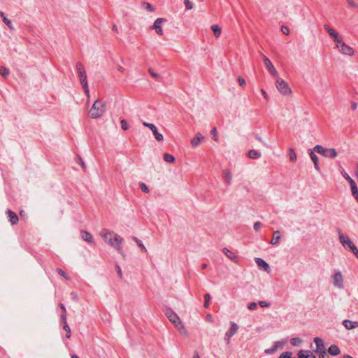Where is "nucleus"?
Listing matches in <instances>:
<instances>
[{"label":"nucleus","mask_w":358,"mask_h":358,"mask_svg":"<svg viewBox=\"0 0 358 358\" xmlns=\"http://www.w3.org/2000/svg\"><path fill=\"white\" fill-rule=\"evenodd\" d=\"M100 234L106 242H107L110 246L115 248L119 253L121 254L123 258H125V253L120 247V244L123 242L124 239L120 236L113 231H110L106 229H103Z\"/></svg>","instance_id":"1"},{"label":"nucleus","mask_w":358,"mask_h":358,"mask_svg":"<svg viewBox=\"0 0 358 358\" xmlns=\"http://www.w3.org/2000/svg\"><path fill=\"white\" fill-rule=\"evenodd\" d=\"M106 111V103L104 101L97 99L91 107L89 113L92 118L97 119L101 117Z\"/></svg>","instance_id":"2"},{"label":"nucleus","mask_w":358,"mask_h":358,"mask_svg":"<svg viewBox=\"0 0 358 358\" xmlns=\"http://www.w3.org/2000/svg\"><path fill=\"white\" fill-rule=\"evenodd\" d=\"M76 70L80 78V84L84 90V92L87 96V98H90V90L88 87L87 80V75L86 71L84 68L83 64L80 62H78L76 64Z\"/></svg>","instance_id":"3"},{"label":"nucleus","mask_w":358,"mask_h":358,"mask_svg":"<svg viewBox=\"0 0 358 358\" xmlns=\"http://www.w3.org/2000/svg\"><path fill=\"white\" fill-rule=\"evenodd\" d=\"M165 315L169 320L175 324L176 327L179 330L181 334L186 335L187 330L184 325L182 324L178 315L171 308H166Z\"/></svg>","instance_id":"4"},{"label":"nucleus","mask_w":358,"mask_h":358,"mask_svg":"<svg viewBox=\"0 0 358 358\" xmlns=\"http://www.w3.org/2000/svg\"><path fill=\"white\" fill-rule=\"evenodd\" d=\"M314 151L325 157L334 159L337 156V152L334 148H324L320 145H317L313 148Z\"/></svg>","instance_id":"5"},{"label":"nucleus","mask_w":358,"mask_h":358,"mask_svg":"<svg viewBox=\"0 0 358 358\" xmlns=\"http://www.w3.org/2000/svg\"><path fill=\"white\" fill-rule=\"evenodd\" d=\"M276 87L279 92L283 95H287L292 92L288 83L280 78L276 80Z\"/></svg>","instance_id":"6"},{"label":"nucleus","mask_w":358,"mask_h":358,"mask_svg":"<svg viewBox=\"0 0 358 358\" xmlns=\"http://www.w3.org/2000/svg\"><path fill=\"white\" fill-rule=\"evenodd\" d=\"M314 342L316 345L315 352L319 353V358L327 357V353L322 339L319 337H316L314 338Z\"/></svg>","instance_id":"7"},{"label":"nucleus","mask_w":358,"mask_h":358,"mask_svg":"<svg viewBox=\"0 0 358 358\" xmlns=\"http://www.w3.org/2000/svg\"><path fill=\"white\" fill-rule=\"evenodd\" d=\"M338 238L341 243L343 245V246L345 248H350L351 250L354 247H355V245L352 243V241L349 238L348 236H344L343 233L341 232V229H338Z\"/></svg>","instance_id":"8"},{"label":"nucleus","mask_w":358,"mask_h":358,"mask_svg":"<svg viewBox=\"0 0 358 358\" xmlns=\"http://www.w3.org/2000/svg\"><path fill=\"white\" fill-rule=\"evenodd\" d=\"M324 28L331 37V38L334 40V42L336 43V47L339 48V44L340 43H341V38L338 37V33L327 24L324 25Z\"/></svg>","instance_id":"9"},{"label":"nucleus","mask_w":358,"mask_h":358,"mask_svg":"<svg viewBox=\"0 0 358 358\" xmlns=\"http://www.w3.org/2000/svg\"><path fill=\"white\" fill-rule=\"evenodd\" d=\"M143 126L149 128L151 130V132H152L153 135L155 136V138L157 141H162L164 139L163 135L158 132L157 128L156 126L152 123H147L144 122L143 123Z\"/></svg>","instance_id":"10"},{"label":"nucleus","mask_w":358,"mask_h":358,"mask_svg":"<svg viewBox=\"0 0 358 358\" xmlns=\"http://www.w3.org/2000/svg\"><path fill=\"white\" fill-rule=\"evenodd\" d=\"M333 284L338 289H343L344 287L343 277L341 271H337L334 273L333 276Z\"/></svg>","instance_id":"11"},{"label":"nucleus","mask_w":358,"mask_h":358,"mask_svg":"<svg viewBox=\"0 0 358 358\" xmlns=\"http://www.w3.org/2000/svg\"><path fill=\"white\" fill-rule=\"evenodd\" d=\"M262 59L267 70L271 73V75L274 77L277 76L278 72L270 59L264 55H262Z\"/></svg>","instance_id":"12"},{"label":"nucleus","mask_w":358,"mask_h":358,"mask_svg":"<svg viewBox=\"0 0 358 358\" xmlns=\"http://www.w3.org/2000/svg\"><path fill=\"white\" fill-rule=\"evenodd\" d=\"M165 21H166L165 18L156 19L155 21L154 22L153 25L150 27V29H155L156 33L158 35L162 36L163 34L162 24Z\"/></svg>","instance_id":"13"},{"label":"nucleus","mask_w":358,"mask_h":358,"mask_svg":"<svg viewBox=\"0 0 358 358\" xmlns=\"http://www.w3.org/2000/svg\"><path fill=\"white\" fill-rule=\"evenodd\" d=\"M340 50V52L343 54L348 56H352L355 54V52L353 49L348 45L346 43L343 42L341 40V43L339 44V48H338Z\"/></svg>","instance_id":"14"},{"label":"nucleus","mask_w":358,"mask_h":358,"mask_svg":"<svg viewBox=\"0 0 358 358\" xmlns=\"http://www.w3.org/2000/svg\"><path fill=\"white\" fill-rule=\"evenodd\" d=\"M255 262L259 268L264 270V271L268 272L270 271L269 264L265 262L263 259L257 257L255 258Z\"/></svg>","instance_id":"15"},{"label":"nucleus","mask_w":358,"mask_h":358,"mask_svg":"<svg viewBox=\"0 0 358 358\" xmlns=\"http://www.w3.org/2000/svg\"><path fill=\"white\" fill-rule=\"evenodd\" d=\"M6 214L12 225H15L18 222L19 218L15 213L8 209Z\"/></svg>","instance_id":"16"},{"label":"nucleus","mask_w":358,"mask_h":358,"mask_svg":"<svg viewBox=\"0 0 358 358\" xmlns=\"http://www.w3.org/2000/svg\"><path fill=\"white\" fill-rule=\"evenodd\" d=\"M343 325L348 330H351L358 327V322H353L350 320H344L343 321Z\"/></svg>","instance_id":"17"},{"label":"nucleus","mask_w":358,"mask_h":358,"mask_svg":"<svg viewBox=\"0 0 358 358\" xmlns=\"http://www.w3.org/2000/svg\"><path fill=\"white\" fill-rule=\"evenodd\" d=\"M280 231L279 230H276L273 234V237L270 241V243L273 245H278L280 243Z\"/></svg>","instance_id":"18"},{"label":"nucleus","mask_w":358,"mask_h":358,"mask_svg":"<svg viewBox=\"0 0 358 358\" xmlns=\"http://www.w3.org/2000/svg\"><path fill=\"white\" fill-rule=\"evenodd\" d=\"M222 177L226 185H229L231 182L232 176L229 169H224L222 171Z\"/></svg>","instance_id":"19"},{"label":"nucleus","mask_w":358,"mask_h":358,"mask_svg":"<svg viewBox=\"0 0 358 358\" xmlns=\"http://www.w3.org/2000/svg\"><path fill=\"white\" fill-rule=\"evenodd\" d=\"M223 252L229 259L232 260L234 262H238V257L232 251H231L227 248H224L223 249Z\"/></svg>","instance_id":"20"},{"label":"nucleus","mask_w":358,"mask_h":358,"mask_svg":"<svg viewBox=\"0 0 358 358\" xmlns=\"http://www.w3.org/2000/svg\"><path fill=\"white\" fill-rule=\"evenodd\" d=\"M203 138L204 137L200 133H197L191 141L192 145L193 147L198 146Z\"/></svg>","instance_id":"21"},{"label":"nucleus","mask_w":358,"mask_h":358,"mask_svg":"<svg viewBox=\"0 0 358 358\" xmlns=\"http://www.w3.org/2000/svg\"><path fill=\"white\" fill-rule=\"evenodd\" d=\"M298 357L299 358H316V357L313 355L310 351L303 350L298 352Z\"/></svg>","instance_id":"22"},{"label":"nucleus","mask_w":358,"mask_h":358,"mask_svg":"<svg viewBox=\"0 0 358 358\" xmlns=\"http://www.w3.org/2000/svg\"><path fill=\"white\" fill-rule=\"evenodd\" d=\"M81 237L85 241L89 243H93V237L92 234L87 231H81Z\"/></svg>","instance_id":"23"},{"label":"nucleus","mask_w":358,"mask_h":358,"mask_svg":"<svg viewBox=\"0 0 358 358\" xmlns=\"http://www.w3.org/2000/svg\"><path fill=\"white\" fill-rule=\"evenodd\" d=\"M310 152H309V155H310V159H312V161L314 163V166H315V169L317 171L320 170V166H319V164H318V157L314 153V150H309Z\"/></svg>","instance_id":"24"},{"label":"nucleus","mask_w":358,"mask_h":358,"mask_svg":"<svg viewBox=\"0 0 358 358\" xmlns=\"http://www.w3.org/2000/svg\"><path fill=\"white\" fill-rule=\"evenodd\" d=\"M0 16L2 18L3 22L8 27L10 30H13L14 27L11 21L8 19L3 11H0Z\"/></svg>","instance_id":"25"},{"label":"nucleus","mask_w":358,"mask_h":358,"mask_svg":"<svg viewBox=\"0 0 358 358\" xmlns=\"http://www.w3.org/2000/svg\"><path fill=\"white\" fill-rule=\"evenodd\" d=\"M328 352L331 355L336 356L340 354L341 350L336 345H331L329 349Z\"/></svg>","instance_id":"26"},{"label":"nucleus","mask_w":358,"mask_h":358,"mask_svg":"<svg viewBox=\"0 0 358 358\" xmlns=\"http://www.w3.org/2000/svg\"><path fill=\"white\" fill-rule=\"evenodd\" d=\"M248 157L250 159H257L261 157L262 155L261 153L256 150H250L248 153Z\"/></svg>","instance_id":"27"},{"label":"nucleus","mask_w":358,"mask_h":358,"mask_svg":"<svg viewBox=\"0 0 358 358\" xmlns=\"http://www.w3.org/2000/svg\"><path fill=\"white\" fill-rule=\"evenodd\" d=\"M350 185L351 188L352 194L354 196L356 200L358 201V188L355 182H351Z\"/></svg>","instance_id":"28"},{"label":"nucleus","mask_w":358,"mask_h":358,"mask_svg":"<svg viewBox=\"0 0 358 358\" xmlns=\"http://www.w3.org/2000/svg\"><path fill=\"white\" fill-rule=\"evenodd\" d=\"M211 29L216 38L219 37L221 34V28L217 24H213L211 27Z\"/></svg>","instance_id":"29"},{"label":"nucleus","mask_w":358,"mask_h":358,"mask_svg":"<svg viewBox=\"0 0 358 358\" xmlns=\"http://www.w3.org/2000/svg\"><path fill=\"white\" fill-rule=\"evenodd\" d=\"M279 343L278 341L275 342L272 348L265 350V353L268 355L273 354L278 348Z\"/></svg>","instance_id":"30"},{"label":"nucleus","mask_w":358,"mask_h":358,"mask_svg":"<svg viewBox=\"0 0 358 358\" xmlns=\"http://www.w3.org/2000/svg\"><path fill=\"white\" fill-rule=\"evenodd\" d=\"M230 324H231V327L227 331L229 332V334L234 335L236 334V332L238 331V326L234 322H231Z\"/></svg>","instance_id":"31"},{"label":"nucleus","mask_w":358,"mask_h":358,"mask_svg":"<svg viewBox=\"0 0 358 358\" xmlns=\"http://www.w3.org/2000/svg\"><path fill=\"white\" fill-rule=\"evenodd\" d=\"M141 6L151 13L154 12L155 10V8L150 3L145 1L141 2Z\"/></svg>","instance_id":"32"},{"label":"nucleus","mask_w":358,"mask_h":358,"mask_svg":"<svg viewBox=\"0 0 358 358\" xmlns=\"http://www.w3.org/2000/svg\"><path fill=\"white\" fill-rule=\"evenodd\" d=\"M164 160L167 163H173L175 161V157L170 154H164Z\"/></svg>","instance_id":"33"},{"label":"nucleus","mask_w":358,"mask_h":358,"mask_svg":"<svg viewBox=\"0 0 358 358\" xmlns=\"http://www.w3.org/2000/svg\"><path fill=\"white\" fill-rule=\"evenodd\" d=\"M10 73V70L8 69V68H6V67H1L0 68V74L1 75V76L4 78H7L8 76L9 75Z\"/></svg>","instance_id":"34"},{"label":"nucleus","mask_w":358,"mask_h":358,"mask_svg":"<svg viewBox=\"0 0 358 358\" xmlns=\"http://www.w3.org/2000/svg\"><path fill=\"white\" fill-rule=\"evenodd\" d=\"M302 343V340L300 338L296 337L290 340V343L293 346H299Z\"/></svg>","instance_id":"35"},{"label":"nucleus","mask_w":358,"mask_h":358,"mask_svg":"<svg viewBox=\"0 0 358 358\" xmlns=\"http://www.w3.org/2000/svg\"><path fill=\"white\" fill-rule=\"evenodd\" d=\"M148 72H149L150 75L152 78H154L155 79H156L157 80H161L162 76H161L159 74H158V73H155V72L154 71V70H153L152 68H150V69H148Z\"/></svg>","instance_id":"36"},{"label":"nucleus","mask_w":358,"mask_h":358,"mask_svg":"<svg viewBox=\"0 0 358 358\" xmlns=\"http://www.w3.org/2000/svg\"><path fill=\"white\" fill-rule=\"evenodd\" d=\"M132 239L136 243V244L138 245L139 248H141L143 251L146 252V248L143 244L142 241L139 240L138 238L133 236Z\"/></svg>","instance_id":"37"},{"label":"nucleus","mask_w":358,"mask_h":358,"mask_svg":"<svg viewBox=\"0 0 358 358\" xmlns=\"http://www.w3.org/2000/svg\"><path fill=\"white\" fill-rule=\"evenodd\" d=\"M63 329L66 332V337L67 338H71V331L70 327L68 325L67 322H65V324L63 325Z\"/></svg>","instance_id":"38"},{"label":"nucleus","mask_w":358,"mask_h":358,"mask_svg":"<svg viewBox=\"0 0 358 358\" xmlns=\"http://www.w3.org/2000/svg\"><path fill=\"white\" fill-rule=\"evenodd\" d=\"M289 159L292 162L296 161V155L295 154L293 148H289Z\"/></svg>","instance_id":"39"},{"label":"nucleus","mask_w":358,"mask_h":358,"mask_svg":"<svg viewBox=\"0 0 358 358\" xmlns=\"http://www.w3.org/2000/svg\"><path fill=\"white\" fill-rule=\"evenodd\" d=\"M341 174L343 178L349 182L350 184L355 182V180L345 171H342Z\"/></svg>","instance_id":"40"},{"label":"nucleus","mask_w":358,"mask_h":358,"mask_svg":"<svg viewBox=\"0 0 358 358\" xmlns=\"http://www.w3.org/2000/svg\"><path fill=\"white\" fill-rule=\"evenodd\" d=\"M204 299H205L204 307L205 308H208V306H209V301L210 299V294H206L204 295Z\"/></svg>","instance_id":"41"},{"label":"nucleus","mask_w":358,"mask_h":358,"mask_svg":"<svg viewBox=\"0 0 358 358\" xmlns=\"http://www.w3.org/2000/svg\"><path fill=\"white\" fill-rule=\"evenodd\" d=\"M184 4L187 10H191L193 8V3L189 0H184Z\"/></svg>","instance_id":"42"},{"label":"nucleus","mask_w":358,"mask_h":358,"mask_svg":"<svg viewBox=\"0 0 358 358\" xmlns=\"http://www.w3.org/2000/svg\"><path fill=\"white\" fill-rule=\"evenodd\" d=\"M121 127L123 130L126 131L129 129V125L127 122L125 120H122L120 121Z\"/></svg>","instance_id":"43"},{"label":"nucleus","mask_w":358,"mask_h":358,"mask_svg":"<svg viewBox=\"0 0 358 358\" xmlns=\"http://www.w3.org/2000/svg\"><path fill=\"white\" fill-rule=\"evenodd\" d=\"M258 304L262 307V308H268L271 306V303L266 301H259L258 302Z\"/></svg>","instance_id":"44"},{"label":"nucleus","mask_w":358,"mask_h":358,"mask_svg":"<svg viewBox=\"0 0 358 358\" xmlns=\"http://www.w3.org/2000/svg\"><path fill=\"white\" fill-rule=\"evenodd\" d=\"M257 308V303L255 302L249 303L248 305V308L250 310H256Z\"/></svg>","instance_id":"45"},{"label":"nucleus","mask_w":358,"mask_h":358,"mask_svg":"<svg viewBox=\"0 0 358 358\" xmlns=\"http://www.w3.org/2000/svg\"><path fill=\"white\" fill-rule=\"evenodd\" d=\"M292 353L291 352H285L281 354L278 358H291Z\"/></svg>","instance_id":"46"},{"label":"nucleus","mask_w":358,"mask_h":358,"mask_svg":"<svg viewBox=\"0 0 358 358\" xmlns=\"http://www.w3.org/2000/svg\"><path fill=\"white\" fill-rule=\"evenodd\" d=\"M56 271L58 273V274L65 278L66 279H69L68 275L62 269L57 268Z\"/></svg>","instance_id":"47"},{"label":"nucleus","mask_w":358,"mask_h":358,"mask_svg":"<svg viewBox=\"0 0 358 358\" xmlns=\"http://www.w3.org/2000/svg\"><path fill=\"white\" fill-rule=\"evenodd\" d=\"M140 187L143 192H145V193L149 192V188L144 182L140 183Z\"/></svg>","instance_id":"48"},{"label":"nucleus","mask_w":358,"mask_h":358,"mask_svg":"<svg viewBox=\"0 0 358 358\" xmlns=\"http://www.w3.org/2000/svg\"><path fill=\"white\" fill-rule=\"evenodd\" d=\"M211 134L213 136L214 141H218L217 131L215 127L211 130Z\"/></svg>","instance_id":"49"},{"label":"nucleus","mask_w":358,"mask_h":358,"mask_svg":"<svg viewBox=\"0 0 358 358\" xmlns=\"http://www.w3.org/2000/svg\"><path fill=\"white\" fill-rule=\"evenodd\" d=\"M262 222H260L259 221L255 222V224H254V229H255V231H259L260 228H261V227H262Z\"/></svg>","instance_id":"50"},{"label":"nucleus","mask_w":358,"mask_h":358,"mask_svg":"<svg viewBox=\"0 0 358 358\" xmlns=\"http://www.w3.org/2000/svg\"><path fill=\"white\" fill-rule=\"evenodd\" d=\"M238 82L239 85L242 87H245L246 85V82H245V79L241 76H239L238 78Z\"/></svg>","instance_id":"51"},{"label":"nucleus","mask_w":358,"mask_h":358,"mask_svg":"<svg viewBox=\"0 0 358 358\" xmlns=\"http://www.w3.org/2000/svg\"><path fill=\"white\" fill-rule=\"evenodd\" d=\"M281 31H282V33L285 35H288L289 33V28L287 27V26H285V25H282L281 27Z\"/></svg>","instance_id":"52"},{"label":"nucleus","mask_w":358,"mask_h":358,"mask_svg":"<svg viewBox=\"0 0 358 358\" xmlns=\"http://www.w3.org/2000/svg\"><path fill=\"white\" fill-rule=\"evenodd\" d=\"M115 268H116V271H117L118 276L120 278H122V270H121L120 266L117 264V265H115Z\"/></svg>","instance_id":"53"},{"label":"nucleus","mask_w":358,"mask_h":358,"mask_svg":"<svg viewBox=\"0 0 358 358\" xmlns=\"http://www.w3.org/2000/svg\"><path fill=\"white\" fill-rule=\"evenodd\" d=\"M60 320H61V322L64 324H65V322H66V313H63L61 315V317H60Z\"/></svg>","instance_id":"54"},{"label":"nucleus","mask_w":358,"mask_h":358,"mask_svg":"<svg viewBox=\"0 0 358 358\" xmlns=\"http://www.w3.org/2000/svg\"><path fill=\"white\" fill-rule=\"evenodd\" d=\"M78 160H79V163L80 164V165H81V166H82V168H83V170L84 171H85V170H86V166H85V163H84L83 160V159H82V158H81V157H78Z\"/></svg>","instance_id":"55"},{"label":"nucleus","mask_w":358,"mask_h":358,"mask_svg":"<svg viewBox=\"0 0 358 358\" xmlns=\"http://www.w3.org/2000/svg\"><path fill=\"white\" fill-rule=\"evenodd\" d=\"M261 92H262V95L264 96V97L265 98V99L268 101V94H267L266 92L264 89H262Z\"/></svg>","instance_id":"56"},{"label":"nucleus","mask_w":358,"mask_h":358,"mask_svg":"<svg viewBox=\"0 0 358 358\" xmlns=\"http://www.w3.org/2000/svg\"><path fill=\"white\" fill-rule=\"evenodd\" d=\"M354 255L356 256V257L358 259V249L357 248V247H354V248H352V250H351Z\"/></svg>","instance_id":"57"},{"label":"nucleus","mask_w":358,"mask_h":358,"mask_svg":"<svg viewBox=\"0 0 358 358\" xmlns=\"http://www.w3.org/2000/svg\"><path fill=\"white\" fill-rule=\"evenodd\" d=\"M357 108V103L355 101H352L351 103V108L353 110H355Z\"/></svg>","instance_id":"58"},{"label":"nucleus","mask_w":358,"mask_h":358,"mask_svg":"<svg viewBox=\"0 0 358 358\" xmlns=\"http://www.w3.org/2000/svg\"><path fill=\"white\" fill-rule=\"evenodd\" d=\"M255 138L258 140L259 142H261L262 144L266 145V143L263 141L262 138L258 134L255 135Z\"/></svg>","instance_id":"59"},{"label":"nucleus","mask_w":358,"mask_h":358,"mask_svg":"<svg viewBox=\"0 0 358 358\" xmlns=\"http://www.w3.org/2000/svg\"><path fill=\"white\" fill-rule=\"evenodd\" d=\"M348 3L352 7H357V5L355 3L354 0H347Z\"/></svg>","instance_id":"60"},{"label":"nucleus","mask_w":358,"mask_h":358,"mask_svg":"<svg viewBox=\"0 0 358 358\" xmlns=\"http://www.w3.org/2000/svg\"><path fill=\"white\" fill-rule=\"evenodd\" d=\"M355 175L357 178H358V162L356 164V168L355 170Z\"/></svg>","instance_id":"61"},{"label":"nucleus","mask_w":358,"mask_h":358,"mask_svg":"<svg viewBox=\"0 0 358 358\" xmlns=\"http://www.w3.org/2000/svg\"><path fill=\"white\" fill-rule=\"evenodd\" d=\"M71 295L72 296V298H73V299H75V300H76V301L78 300V296H77L76 293H75V292H72L71 293Z\"/></svg>","instance_id":"62"},{"label":"nucleus","mask_w":358,"mask_h":358,"mask_svg":"<svg viewBox=\"0 0 358 358\" xmlns=\"http://www.w3.org/2000/svg\"><path fill=\"white\" fill-rule=\"evenodd\" d=\"M60 308L62 310L63 313H66V308L63 303L59 304Z\"/></svg>","instance_id":"63"},{"label":"nucleus","mask_w":358,"mask_h":358,"mask_svg":"<svg viewBox=\"0 0 358 358\" xmlns=\"http://www.w3.org/2000/svg\"><path fill=\"white\" fill-rule=\"evenodd\" d=\"M192 358H200L197 352H195Z\"/></svg>","instance_id":"64"}]
</instances>
